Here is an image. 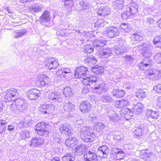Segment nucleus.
Instances as JSON below:
<instances>
[{"instance_id": "1", "label": "nucleus", "mask_w": 161, "mask_h": 161, "mask_svg": "<svg viewBox=\"0 0 161 161\" xmlns=\"http://www.w3.org/2000/svg\"><path fill=\"white\" fill-rule=\"evenodd\" d=\"M89 73L88 69L84 66H80L76 67L74 70V76L76 79H82V83L85 86H90L93 83H96L97 78L94 75L88 76Z\"/></svg>"}, {"instance_id": "2", "label": "nucleus", "mask_w": 161, "mask_h": 161, "mask_svg": "<svg viewBox=\"0 0 161 161\" xmlns=\"http://www.w3.org/2000/svg\"><path fill=\"white\" fill-rule=\"evenodd\" d=\"M109 152L108 147L103 145L100 147V149L97 153V156L94 153L89 151L84 154V158L86 161H98L97 157L101 158H104L108 155Z\"/></svg>"}, {"instance_id": "3", "label": "nucleus", "mask_w": 161, "mask_h": 161, "mask_svg": "<svg viewBox=\"0 0 161 161\" xmlns=\"http://www.w3.org/2000/svg\"><path fill=\"white\" fill-rule=\"evenodd\" d=\"M50 129V125L43 121L38 123L34 127V130L36 132L42 136L48 134Z\"/></svg>"}, {"instance_id": "4", "label": "nucleus", "mask_w": 161, "mask_h": 161, "mask_svg": "<svg viewBox=\"0 0 161 161\" xmlns=\"http://www.w3.org/2000/svg\"><path fill=\"white\" fill-rule=\"evenodd\" d=\"M45 66L50 70L54 69L59 66V63L57 59L51 57L46 61Z\"/></svg>"}, {"instance_id": "5", "label": "nucleus", "mask_w": 161, "mask_h": 161, "mask_svg": "<svg viewBox=\"0 0 161 161\" xmlns=\"http://www.w3.org/2000/svg\"><path fill=\"white\" fill-rule=\"evenodd\" d=\"M40 90L36 88H32L28 91L26 96L31 100H35L40 96Z\"/></svg>"}, {"instance_id": "6", "label": "nucleus", "mask_w": 161, "mask_h": 161, "mask_svg": "<svg viewBox=\"0 0 161 161\" xmlns=\"http://www.w3.org/2000/svg\"><path fill=\"white\" fill-rule=\"evenodd\" d=\"M50 82V80L48 77L45 75H41L38 77L36 84L38 87H42L46 84H48Z\"/></svg>"}, {"instance_id": "7", "label": "nucleus", "mask_w": 161, "mask_h": 161, "mask_svg": "<svg viewBox=\"0 0 161 161\" xmlns=\"http://www.w3.org/2000/svg\"><path fill=\"white\" fill-rule=\"evenodd\" d=\"M17 93V90L14 88H10L7 90L4 95V99L6 102H11L16 96Z\"/></svg>"}, {"instance_id": "8", "label": "nucleus", "mask_w": 161, "mask_h": 161, "mask_svg": "<svg viewBox=\"0 0 161 161\" xmlns=\"http://www.w3.org/2000/svg\"><path fill=\"white\" fill-rule=\"evenodd\" d=\"M92 105L87 101L82 102L79 105V109L80 111L84 113H88L91 110Z\"/></svg>"}, {"instance_id": "9", "label": "nucleus", "mask_w": 161, "mask_h": 161, "mask_svg": "<svg viewBox=\"0 0 161 161\" xmlns=\"http://www.w3.org/2000/svg\"><path fill=\"white\" fill-rule=\"evenodd\" d=\"M106 33L109 37L113 38L118 35L119 31L117 28L111 26L108 28Z\"/></svg>"}, {"instance_id": "10", "label": "nucleus", "mask_w": 161, "mask_h": 161, "mask_svg": "<svg viewBox=\"0 0 161 161\" xmlns=\"http://www.w3.org/2000/svg\"><path fill=\"white\" fill-rule=\"evenodd\" d=\"M111 93L113 97L117 98L123 97L126 93L125 91L117 89H114Z\"/></svg>"}, {"instance_id": "11", "label": "nucleus", "mask_w": 161, "mask_h": 161, "mask_svg": "<svg viewBox=\"0 0 161 161\" xmlns=\"http://www.w3.org/2000/svg\"><path fill=\"white\" fill-rule=\"evenodd\" d=\"M51 20V17L49 12L46 10L44 11L40 17V21L41 23H47Z\"/></svg>"}, {"instance_id": "12", "label": "nucleus", "mask_w": 161, "mask_h": 161, "mask_svg": "<svg viewBox=\"0 0 161 161\" xmlns=\"http://www.w3.org/2000/svg\"><path fill=\"white\" fill-rule=\"evenodd\" d=\"M151 152L147 149H144L140 151L139 155L141 158L145 160H147L151 155Z\"/></svg>"}, {"instance_id": "13", "label": "nucleus", "mask_w": 161, "mask_h": 161, "mask_svg": "<svg viewBox=\"0 0 161 161\" xmlns=\"http://www.w3.org/2000/svg\"><path fill=\"white\" fill-rule=\"evenodd\" d=\"M95 135L93 133L86 132L84 135V139L86 142H92L95 140Z\"/></svg>"}, {"instance_id": "14", "label": "nucleus", "mask_w": 161, "mask_h": 161, "mask_svg": "<svg viewBox=\"0 0 161 161\" xmlns=\"http://www.w3.org/2000/svg\"><path fill=\"white\" fill-rule=\"evenodd\" d=\"M113 154L115 156L117 160L122 159L125 155V153L122 150H119L118 149H114L113 150Z\"/></svg>"}, {"instance_id": "15", "label": "nucleus", "mask_w": 161, "mask_h": 161, "mask_svg": "<svg viewBox=\"0 0 161 161\" xmlns=\"http://www.w3.org/2000/svg\"><path fill=\"white\" fill-rule=\"evenodd\" d=\"M43 140L40 138H34L32 139L31 145L37 147L42 145Z\"/></svg>"}, {"instance_id": "16", "label": "nucleus", "mask_w": 161, "mask_h": 161, "mask_svg": "<svg viewBox=\"0 0 161 161\" xmlns=\"http://www.w3.org/2000/svg\"><path fill=\"white\" fill-rule=\"evenodd\" d=\"M146 114L149 117L153 119H156L158 117V114L157 112L151 110H147Z\"/></svg>"}, {"instance_id": "17", "label": "nucleus", "mask_w": 161, "mask_h": 161, "mask_svg": "<svg viewBox=\"0 0 161 161\" xmlns=\"http://www.w3.org/2000/svg\"><path fill=\"white\" fill-rule=\"evenodd\" d=\"M92 71L96 75H101L103 72V68L101 66L96 65L91 69Z\"/></svg>"}, {"instance_id": "18", "label": "nucleus", "mask_w": 161, "mask_h": 161, "mask_svg": "<svg viewBox=\"0 0 161 161\" xmlns=\"http://www.w3.org/2000/svg\"><path fill=\"white\" fill-rule=\"evenodd\" d=\"M136 96L138 99H142L145 98L146 94V92L142 89H137L136 92Z\"/></svg>"}, {"instance_id": "19", "label": "nucleus", "mask_w": 161, "mask_h": 161, "mask_svg": "<svg viewBox=\"0 0 161 161\" xmlns=\"http://www.w3.org/2000/svg\"><path fill=\"white\" fill-rule=\"evenodd\" d=\"M60 92H58V91H55L54 92H51L48 95V97L50 100H57L60 98Z\"/></svg>"}, {"instance_id": "20", "label": "nucleus", "mask_w": 161, "mask_h": 161, "mask_svg": "<svg viewBox=\"0 0 161 161\" xmlns=\"http://www.w3.org/2000/svg\"><path fill=\"white\" fill-rule=\"evenodd\" d=\"M134 109L137 114H140L143 111V105L141 103H138L136 105H135Z\"/></svg>"}, {"instance_id": "21", "label": "nucleus", "mask_w": 161, "mask_h": 161, "mask_svg": "<svg viewBox=\"0 0 161 161\" xmlns=\"http://www.w3.org/2000/svg\"><path fill=\"white\" fill-rule=\"evenodd\" d=\"M153 43L157 47L161 48V36H155L153 40Z\"/></svg>"}, {"instance_id": "22", "label": "nucleus", "mask_w": 161, "mask_h": 161, "mask_svg": "<svg viewBox=\"0 0 161 161\" xmlns=\"http://www.w3.org/2000/svg\"><path fill=\"white\" fill-rule=\"evenodd\" d=\"M94 48L92 45L90 44L86 45L83 50V52L86 54H90L93 52Z\"/></svg>"}, {"instance_id": "23", "label": "nucleus", "mask_w": 161, "mask_h": 161, "mask_svg": "<svg viewBox=\"0 0 161 161\" xmlns=\"http://www.w3.org/2000/svg\"><path fill=\"white\" fill-rule=\"evenodd\" d=\"M48 106L47 105L44 104L41 105L39 108V110L42 114L50 113V112L48 110L47 111V110L48 109Z\"/></svg>"}, {"instance_id": "24", "label": "nucleus", "mask_w": 161, "mask_h": 161, "mask_svg": "<svg viewBox=\"0 0 161 161\" xmlns=\"http://www.w3.org/2000/svg\"><path fill=\"white\" fill-rule=\"evenodd\" d=\"M63 93L65 96L70 97L73 95L71 88L69 87H65L64 89Z\"/></svg>"}, {"instance_id": "25", "label": "nucleus", "mask_w": 161, "mask_h": 161, "mask_svg": "<svg viewBox=\"0 0 161 161\" xmlns=\"http://www.w3.org/2000/svg\"><path fill=\"white\" fill-rule=\"evenodd\" d=\"M75 142V138H68L66 140L65 144L67 147H71Z\"/></svg>"}, {"instance_id": "26", "label": "nucleus", "mask_w": 161, "mask_h": 161, "mask_svg": "<svg viewBox=\"0 0 161 161\" xmlns=\"http://www.w3.org/2000/svg\"><path fill=\"white\" fill-rule=\"evenodd\" d=\"M25 29H23L19 30L18 31L15 32V38H18L24 36L26 33Z\"/></svg>"}, {"instance_id": "27", "label": "nucleus", "mask_w": 161, "mask_h": 161, "mask_svg": "<svg viewBox=\"0 0 161 161\" xmlns=\"http://www.w3.org/2000/svg\"><path fill=\"white\" fill-rule=\"evenodd\" d=\"M86 62L92 64H95L97 62V60L95 58L90 57L86 58Z\"/></svg>"}, {"instance_id": "28", "label": "nucleus", "mask_w": 161, "mask_h": 161, "mask_svg": "<svg viewBox=\"0 0 161 161\" xmlns=\"http://www.w3.org/2000/svg\"><path fill=\"white\" fill-rule=\"evenodd\" d=\"M153 90L157 93H161V84H158L154 86L153 88Z\"/></svg>"}, {"instance_id": "29", "label": "nucleus", "mask_w": 161, "mask_h": 161, "mask_svg": "<svg viewBox=\"0 0 161 161\" xmlns=\"http://www.w3.org/2000/svg\"><path fill=\"white\" fill-rule=\"evenodd\" d=\"M135 135L137 136H142L143 134L142 129L140 128H136L134 131Z\"/></svg>"}, {"instance_id": "30", "label": "nucleus", "mask_w": 161, "mask_h": 161, "mask_svg": "<svg viewBox=\"0 0 161 161\" xmlns=\"http://www.w3.org/2000/svg\"><path fill=\"white\" fill-rule=\"evenodd\" d=\"M73 157L70 154L64 156L62 158V161H73Z\"/></svg>"}, {"instance_id": "31", "label": "nucleus", "mask_w": 161, "mask_h": 161, "mask_svg": "<svg viewBox=\"0 0 161 161\" xmlns=\"http://www.w3.org/2000/svg\"><path fill=\"white\" fill-rule=\"evenodd\" d=\"M64 73V74H66L67 73H69L71 72L70 70L69 69H66L63 72V71L61 70H59L57 72V75L60 77V76L61 75V74Z\"/></svg>"}, {"instance_id": "32", "label": "nucleus", "mask_w": 161, "mask_h": 161, "mask_svg": "<svg viewBox=\"0 0 161 161\" xmlns=\"http://www.w3.org/2000/svg\"><path fill=\"white\" fill-rule=\"evenodd\" d=\"M124 2L122 0H118L115 3L116 6L119 8H122L124 7Z\"/></svg>"}, {"instance_id": "33", "label": "nucleus", "mask_w": 161, "mask_h": 161, "mask_svg": "<svg viewBox=\"0 0 161 161\" xmlns=\"http://www.w3.org/2000/svg\"><path fill=\"white\" fill-rule=\"evenodd\" d=\"M129 9L130 13L132 14L136 13L138 11V8L135 6L131 5L129 7Z\"/></svg>"}, {"instance_id": "34", "label": "nucleus", "mask_w": 161, "mask_h": 161, "mask_svg": "<svg viewBox=\"0 0 161 161\" xmlns=\"http://www.w3.org/2000/svg\"><path fill=\"white\" fill-rule=\"evenodd\" d=\"M106 44V42L104 40H100L97 41V44L95 46L103 47Z\"/></svg>"}, {"instance_id": "35", "label": "nucleus", "mask_w": 161, "mask_h": 161, "mask_svg": "<svg viewBox=\"0 0 161 161\" xmlns=\"http://www.w3.org/2000/svg\"><path fill=\"white\" fill-rule=\"evenodd\" d=\"M109 53V49L108 48L103 49L101 52L100 54L101 56H103L107 54H108Z\"/></svg>"}, {"instance_id": "36", "label": "nucleus", "mask_w": 161, "mask_h": 161, "mask_svg": "<svg viewBox=\"0 0 161 161\" xmlns=\"http://www.w3.org/2000/svg\"><path fill=\"white\" fill-rule=\"evenodd\" d=\"M6 122H0V132L3 131L6 129Z\"/></svg>"}, {"instance_id": "37", "label": "nucleus", "mask_w": 161, "mask_h": 161, "mask_svg": "<svg viewBox=\"0 0 161 161\" xmlns=\"http://www.w3.org/2000/svg\"><path fill=\"white\" fill-rule=\"evenodd\" d=\"M123 138V136L122 134H120L117 135L115 136L114 137L115 139L118 141H120Z\"/></svg>"}, {"instance_id": "38", "label": "nucleus", "mask_w": 161, "mask_h": 161, "mask_svg": "<svg viewBox=\"0 0 161 161\" xmlns=\"http://www.w3.org/2000/svg\"><path fill=\"white\" fill-rule=\"evenodd\" d=\"M121 28L125 31L128 28V25L127 24L122 23L120 25Z\"/></svg>"}, {"instance_id": "39", "label": "nucleus", "mask_w": 161, "mask_h": 161, "mask_svg": "<svg viewBox=\"0 0 161 161\" xmlns=\"http://www.w3.org/2000/svg\"><path fill=\"white\" fill-rule=\"evenodd\" d=\"M64 2L65 6L69 5V4L71 3L73 5V2L72 0H64Z\"/></svg>"}, {"instance_id": "40", "label": "nucleus", "mask_w": 161, "mask_h": 161, "mask_svg": "<svg viewBox=\"0 0 161 161\" xmlns=\"http://www.w3.org/2000/svg\"><path fill=\"white\" fill-rule=\"evenodd\" d=\"M157 106L161 108V97H159L157 99Z\"/></svg>"}, {"instance_id": "41", "label": "nucleus", "mask_w": 161, "mask_h": 161, "mask_svg": "<svg viewBox=\"0 0 161 161\" xmlns=\"http://www.w3.org/2000/svg\"><path fill=\"white\" fill-rule=\"evenodd\" d=\"M103 23V22H102V23H101L100 21L99 20H97L95 24V26L99 27V26L101 25V24H102Z\"/></svg>"}, {"instance_id": "42", "label": "nucleus", "mask_w": 161, "mask_h": 161, "mask_svg": "<svg viewBox=\"0 0 161 161\" xmlns=\"http://www.w3.org/2000/svg\"><path fill=\"white\" fill-rule=\"evenodd\" d=\"M14 126L12 125H9L8 126L7 130L9 131H12L14 130Z\"/></svg>"}, {"instance_id": "43", "label": "nucleus", "mask_w": 161, "mask_h": 161, "mask_svg": "<svg viewBox=\"0 0 161 161\" xmlns=\"http://www.w3.org/2000/svg\"><path fill=\"white\" fill-rule=\"evenodd\" d=\"M123 101H125V100H118L116 102V103L115 104V106L118 108H120V106H119V105L120 104V103L122 102Z\"/></svg>"}, {"instance_id": "44", "label": "nucleus", "mask_w": 161, "mask_h": 161, "mask_svg": "<svg viewBox=\"0 0 161 161\" xmlns=\"http://www.w3.org/2000/svg\"><path fill=\"white\" fill-rule=\"evenodd\" d=\"M154 21V20L153 19H149L147 20V23L149 25L153 24Z\"/></svg>"}, {"instance_id": "45", "label": "nucleus", "mask_w": 161, "mask_h": 161, "mask_svg": "<svg viewBox=\"0 0 161 161\" xmlns=\"http://www.w3.org/2000/svg\"><path fill=\"white\" fill-rule=\"evenodd\" d=\"M157 23L158 26L161 29V18L158 20Z\"/></svg>"}, {"instance_id": "46", "label": "nucleus", "mask_w": 161, "mask_h": 161, "mask_svg": "<svg viewBox=\"0 0 161 161\" xmlns=\"http://www.w3.org/2000/svg\"><path fill=\"white\" fill-rule=\"evenodd\" d=\"M51 161H60V160L59 158L55 157L52 158Z\"/></svg>"}, {"instance_id": "47", "label": "nucleus", "mask_w": 161, "mask_h": 161, "mask_svg": "<svg viewBox=\"0 0 161 161\" xmlns=\"http://www.w3.org/2000/svg\"><path fill=\"white\" fill-rule=\"evenodd\" d=\"M125 112H126L127 114H131L132 113V112L131 110L129 108H126L125 109Z\"/></svg>"}, {"instance_id": "48", "label": "nucleus", "mask_w": 161, "mask_h": 161, "mask_svg": "<svg viewBox=\"0 0 161 161\" xmlns=\"http://www.w3.org/2000/svg\"><path fill=\"white\" fill-rule=\"evenodd\" d=\"M32 9L36 12L38 11L41 10L40 7H37L34 8H32Z\"/></svg>"}, {"instance_id": "49", "label": "nucleus", "mask_w": 161, "mask_h": 161, "mask_svg": "<svg viewBox=\"0 0 161 161\" xmlns=\"http://www.w3.org/2000/svg\"><path fill=\"white\" fill-rule=\"evenodd\" d=\"M103 10L102 9H99L98 10V11L97 12V15L99 16H101L102 15V14L101 13V12H103Z\"/></svg>"}, {"instance_id": "50", "label": "nucleus", "mask_w": 161, "mask_h": 161, "mask_svg": "<svg viewBox=\"0 0 161 161\" xmlns=\"http://www.w3.org/2000/svg\"><path fill=\"white\" fill-rule=\"evenodd\" d=\"M108 97H104V99L103 100V102L104 103L108 102L109 100V99L107 100Z\"/></svg>"}, {"instance_id": "51", "label": "nucleus", "mask_w": 161, "mask_h": 161, "mask_svg": "<svg viewBox=\"0 0 161 161\" xmlns=\"http://www.w3.org/2000/svg\"><path fill=\"white\" fill-rule=\"evenodd\" d=\"M100 88V86L99 85H98L97 86H95L94 88V89L95 90H98Z\"/></svg>"}, {"instance_id": "52", "label": "nucleus", "mask_w": 161, "mask_h": 161, "mask_svg": "<svg viewBox=\"0 0 161 161\" xmlns=\"http://www.w3.org/2000/svg\"><path fill=\"white\" fill-rule=\"evenodd\" d=\"M61 128L62 129V130H65L66 129H67V127L65 126H63L61 127Z\"/></svg>"}, {"instance_id": "53", "label": "nucleus", "mask_w": 161, "mask_h": 161, "mask_svg": "<svg viewBox=\"0 0 161 161\" xmlns=\"http://www.w3.org/2000/svg\"><path fill=\"white\" fill-rule=\"evenodd\" d=\"M149 64H144L143 65L145 66V67H147L148 66Z\"/></svg>"}, {"instance_id": "54", "label": "nucleus", "mask_w": 161, "mask_h": 161, "mask_svg": "<svg viewBox=\"0 0 161 161\" xmlns=\"http://www.w3.org/2000/svg\"><path fill=\"white\" fill-rule=\"evenodd\" d=\"M3 108V106H2L1 107H0V112H1Z\"/></svg>"}, {"instance_id": "55", "label": "nucleus", "mask_w": 161, "mask_h": 161, "mask_svg": "<svg viewBox=\"0 0 161 161\" xmlns=\"http://www.w3.org/2000/svg\"><path fill=\"white\" fill-rule=\"evenodd\" d=\"M154 75V73H150L149 74V76H151V75Z\"/></svg>"}, {"instance_id": "56", "label": "nucleus", "mask_w": 161, "mask_h": 161, "mask_svg": "<svg viewBox=\"0 0 161 161\" xmlns=\"http://www.w3.org/2000/svg\"><path fill=\"white\" fill-rule=\"evenodd\" d=\"M69 105H70V106H71V107H72V106H74V105H73V104H69Z\"/></svg>"}, {"instance_id": "57", "label": "nucleus", "mask_w": 161, "mask_h": 161, "mask_svg": "<svg viewBox=\"0 0 161 161\" xmlns=\"http://www.w3.org/2000/svg\"><path fill=\"white\" fill-rule=\"evenodd\" d=\"M67 129H68V131H68H68H69V128H68Z\"/></svg>"}, {"instance_id": "58", "label": "nucleus", "mask_w": 161, "mask_h": 161, "mask_svg": "<svg viewBox=\"0 0 161 161\" xmlns=\"http://www.w3.org/2000/svg\"><path fill=\"white\" fill-rule=\"evenodd\" d=\"M101 125H103V124H101Z\"/></svg>"}]
</instances>
